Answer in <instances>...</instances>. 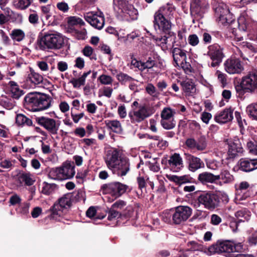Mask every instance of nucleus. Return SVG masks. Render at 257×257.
<instances>
[{"label":"nucleus","instance_id":"nucleus-1","mask_svg":"<svg viewBox=\"0 0 257 257\" xmlns=\"http://www.w3.org/2000/svg\"><path fill=\"white\" fill-rule=\"evenodd\" d=\"M195 196L191 204L196 209L202 205L207 210L213 211L220 207L221 204H226L229 201L227 195L222 191H197Z\"/></svg>","mask_w":257,"mask_h":257},{"label":"nucleus","instance_id":"nucleus-2","mask_svg":"<svg viewBox=\"0 0 257 257\" xmlns=\"http://www.w3.org/2000/svg\"><path fill=\"white\" fill-rule=\"evenodd\" d=\"M52 100V97L49 95L39 92H31L25 96L24 105L33 111H42L50 107Z\"/></svg>","mask_w":257,"mask_h":257},{"label":"nucleus","instance_id":"nucleus-3","mask_svg":"<svg viewBox=\"0 0 257 257\" xmlns=\"http://www.w3.org/2000/svg\"><path fill=\"white\" fill-rule=\"evenodd\" d=\"M172 15L170 8L162 7L155 13L153 23L155 30L158 29L175 39V34L171 31L172 24L170 19Z\"/></svg>","mask_w":257,"mask_h":257},{"label":"nucleus","instance_id":"nucleus-4","mask_svg":"<svg viewBox=\"0 0 257 257\" xmlns=\"http://www.w3.org/2000/svg\"><path fill=\"white\" fill-rule=\"evenodd\" d=\"M237 97L244 99L246 93L257 94V70L249 71L235 84Z\"/></svg>","mask_w":257,"mask_h":257},{"label":"nucleus","instance_id":"nucleus-5","mask_svg":"<svg viewBox=\"0 0 257 257\" xmlns=\"http://www.w3.org/2000/svg\"><path fill=\"white\" fill-rule=\"evenodd\" d=\"M37 40V44L41 50L60 49L64 44L63 36L54 31L45 32Z\"/></svg>","mask_w":257,"mask_h":257},{"label":"nucleus","instance_id":"nucleus-6","mask_svg":"<svg viewBox=\"0 0 257 257\" xmlns=\"http://www.w3.org/2000/svg\"><path fill=\"white\" fill-rule=\"evenodd\" d=\"M132 188L128 185L119 182H112L103 184L101 191L103 194H109L112 197V200H116L124 194L125 192H131Z\"/></svg>","mask_w":257,"mask_h":257},{"label":"nucleus","instance_id":"nucleus-7","mask_svg":"<svg viewBox=\"0 0 257 257\" xmlns=\"http://www.w3.org/2000/svg\"><path fill=\"white\" fill-rule=\"evenodd\" d=\"M240 245L235 244L230 240H218L215 244L209 247L208 250L212 253H230L238 251V248Z\"/></svg>","mask_w":257,"mask_h":257},{"label":"nucleus","instance_id":"nucleus-8","mask_svg":"<svg viewBox=\"0 0 257 257\" xmlns=\"http://www.w3.org/2000/svg\"><path fill=\"white\" fill-rule=\"evenodd\" d=\"M71 205V199H70V195H64L63 197L58 199V202L55 203L53 206L50 207V210L51 211L50 217L58 221H60L59 218L62 214V210L64 208L69 207Z\"/></svg>","mask_w":257,"mask_h":257},{"label":"nucleus","instance_id":"nucleus-9","mask_svg":"<svg viewBox=\"0 0 257 257\" xmlns=\"http://www.w3.org/2000/svg\"><path fill=\"white\" fill-rule=\"evenodd\" d=\"M35 121L38 125L43 127L50 134L55 135L60 127V121L47 116H35Z\"/></svg>","mask_w":257,"mask_h":257},{"label":"nucleus","instance_id":"nucleus-10","mask_svg":"<svg viewBox=\"0 0 257 257\" xmlns=\"http://www.w3.org/2000/svg\"><path fill=\"white\" fill-rule=\"evenodd\" d=\"M192 213V209L187 206H179L176 207L172 215L174 223L180 224L187 220Z\"/></svg>","mask_w":257,"mask_h":257},{"label":"nucleus","instance_id":"nucleus-11","mask_svg":"<svg viewBox=\"0 0 257 257\" xmlns=\"http://www.w3.org/2000/svg\"><path fill=\"white\" fill-rule=\"evenodd\" d=\"M107 167L118 177H124L130 170V160L126 157H123L119 159V163H115L112 167Z\"/></svg>","mask_w":257,"mask_h":257},{"label":"nucleus","instance_id":"nucleus-12","mask_svg":"<svg viewBox=\"0 0 257 257\" xmlns=\"http://www.w3.org/2000/svg\"><path fill=\"white\" fill-rule=\"evenodd\" d=\"M84 18L86 22L96 29L101 30L104 26V18L101 12L98 14L93 12H88L84 14Z\"/></svg>","mask_w":257,"mask_h":257},{"label":"nucleus","instance_id":"nucleus-13","mask_svg":"<svg viewBox=\"0 0 257 257\" xmlns=\"http://www.w3.org/2000/svg\"><path fill=\"white\" fill-rule=\"evenodd\" d=\"M208 49V54L212 61L211 64H219L221 63L224 57L223 49L216 44L210 45Z\"/></svg>","mask_w":257,"mask_h":257},{"label":"nucleus","instance_id":"nucleus-14","mask_svg":"<svg viewBox=\"0 0 257 257\" xmlns=\"http://www.w3.org/2000/svg\"><path fill=\"white\" fill-rule=\"evenodd\" d=\"M29 69L30 73L27 75L24 82L25 84H23V87L25 88H32L41 84L43 81V77L42 75L34 71L31 67H29Z\"/></svg>","mask_w":257,"mask_h":257},{"label":"nucleus","instance_id":"nucleus-15","mask_svg":"<svg viewBox=\"0 0 257 257\" xmlns=\"http://www.w3.org/2000/svg\"><path fill=\"white\" fill-rule=\"evenodd\" d=\"M184 158L188 164V169L191 172H194L204 167V162L198 157L192 156L189 153H185Z\"/></svg>","mask_w":257,"mask_h":257},{"label":"nucleus","instance_id":"nucleus-16","mask_svg":"<svg viewBox=\"0 0 257 257\" xmlns=\"http://www.w3.org/2000/svg\"><path fill=\"white\" fill-rule=\"evenodd\" d=\"M243 149L242 147L240 141L238 139L234 140L228 144V151H227V159H234L236 157L242 155Z\"/></svg>","mask_w":257,"mask_h":257},{"label":"nucleus","instance_id":"nucleus-17","mask_svg":"<svg viewBox=\"0 0 257 257\" xmlns=\"http://www.w3.org/2000/svg\"><path fill=\"white\" fill-rule=\"evenodd\" d=\"M149 115L148 109L145 106H141L139 110L129 112V117L133 123L140 122L149 117Z\"/></svg>","mask_w":257,"mask_h":257},{"label":"nucleus","instance_id":"nucleus-18","mask_svg":"<svg viewBox=\"0 0 257 257\" xmlns=\"http://www.w3.org/2000/svg\"><path fill=\"white\" fill-rule=\"evenodd\" d=\"M233 111L234 109L231 107L226 108L217 113L214 116V119L219 124L227 123L232 120Z\"/></svg>","mask_w":257,"mask_h":257},{"label":"nucleus","instance_id":"nucleus-19","mask_svg":"<svg viewBox=\"0 0 257 257\" xmlns=\"http://www.w3.org/2000/svg\"><path fill=\"white\" fill-rule=\"evenodd\" d=\"M121 157L120 150L112 148L106 152V156L104 158L105 163L106 166L113 167L115 163L119 162V159L123 158Z\"/></svg>","mask_w":257,"mask_h":257},{"label":"nucleus","instance_id":"nucleus-20","mask_svg":"<svg viewBox=\"0 0 257 257\" xmlns=\"http://www.w3.org/2000/svg\"><path fill=\"white\" fill-rule=\"evenodd\" d=\"M239 170L244 172H251L257 169V159L241 158L238 161Z\"/></svg>","mask_w":257,"mask_h":257},{"label":"nucleus","instance_id":"nucleus-21","mask_svg":"<svg viewBox=\"0 0 257 257\" xmlns=\"http://www.w3.org/2000/svg\"><path fill=\"white\" fill-rule=\"evenodd\" d=\"M133 214V210L130 207H126L125 210L122 212L119 210L109 209L107 219L110 221L118 218L127 219L131 217Z\"/></svg>","mask_w":257,"mask_h":257},{"label":"nucleus","instance_id":"nucleus-22","mask_svg":"<svg viewBox=\"0 0 257 257\" xmlns=\"http://www.w3.org/2000/svg\"><path fill=\"white\" fill-rule=\"evenodd\" d=\"M183 160L178 153H174L169 159V169L173 172H179L182 169Z\"/></svg>","mask_w":257,"mask_h":257},{"label":"nucleus","instance_id":"nucleus-23","mask_svg":"<svg viewBox=\"0 0 257 257\" xmlns=\"http://www.w3.org/2000/svg\"><path fill=\"white\" fill-rule=\"evenodd\" d=\"M168 179L175 183L176 185L179 186V187L185 184H197V181L190 175H183L182 176L171 175L168 177Z\"/></svg>","mask_w":257,"mask_h":257},{"label":"nucleus","instance_id":"nucleus-24","mask_svg":"<svg viewBox=\"0 0 257 257\" xmlns=\"http://www.w3.org/2000/svg\"><path fill=\"white\" fill-rule=\"evenodd\" d=\"M213 8L218 19L222 15H228L229 10L227 6L222 2H219L217 0H213L212 2Z\"/></svg>","mask_w":257,"mask_h":257},{"label":"nucleus","instance_id":"nucleus-25","mask_svg":"<svg viewBox=\"0 0 257 257\" xmlns=\"http://www.w3.org/2000/svg\"><path fill=\"white\" fill-rule=\"evenodd\" d=\"M58 169L64 180L70 179L75 175V166H72L70 163L64 164L61 167H58Z\"/></svg>","mask_w":257,"mask_h":257},{"label":"nucleus","instance_id":"nucleus-26","mask_svg":"<svg viewBox=\"0 0 257 257\" xmlns=\"http://www.w3.org/2000/svg\"><path fill=\"white\" fill-rule=\"evenodd\" d=\"M173 57L176 64H178L180 62V64H189L190 62L186 61V54L184 51L178 48H175L172 52Z\"/></svg>","mask_w":257,"mask_h":257},{"label":"nucleus","instance_id":"nucleus-27","mask_svg":"<svg viewBox=\"0 0 257 257\" xmlns=\"http://www.w3.org/2000/svg\"><path fill=\"white\" fill-rule=\"evenodd\" d=\"M183 91L187 95H192L196 93V85L192 79H187L180 82Z\"/></svg>","mask_w":257,"mask_h":257},{"label":"nucleus","instance_id":"nucleus-28","mask_svg":"<svg viewBox=\"0 0 257 257\" xmlns=\"http://www.w3.org/2000/svg\"><path fill=\"white\" fill-rule=\"evenodd\" d=\"M32 174L30 172H22L18 174V181L20 184L25 183L26 186H31L34 184L35 180L32 178Z\"/></svg>","mask_w":257,"mask_h":257},{"label":"nucleus","instance_id":"nucleus-29","mask_svg":"<svg viewBox=\"0 0 257 257\" xmlns=\"http://www.w3.org/2000/svg\"><path fill=\"white\" fill-rule=\"evenodd\" d=\"M104 123L106 126L113 132L117 134H121L122 128L119 121L117 120H105Z\"/></svg>","mask_w":257,"mask_h":257},{"label":"nucleus","instance_id":"nucleus-30","mask_svg":"<svg viewBox=\"0 0 257 257\" xmlns=\"http://www.w3.org/2000/svg\"><path fill=\"white\" fill-rule=\"evenodd\" d=\"M57 188H58V187L55 183H49L46 182H43L41 193L44 195H51L52 193L55 192Z\"/></svg>","mask_w":257,"mask_h":257},{"label":"nucleus","instance_id":"nucleus-31","mask_svg":"<svg viewBox=\"0 0 257 257\" xmlns=\"http://www.w3.org/2000/svg\"><path fill=\"white\" fill-rule=\"evenodd\" d=\"M10 88H11L12 97L13 98L18 99L21 96L24 95V91L19 88L17 83L11 81L9 82Z\"/></svg>","mask_w":257,"mask_h":257},{"label":"nucleus","instance_id":"nucleus-32","mask_svg":"<svg viewBox=\"0 0 257 257\" xmlns=\"http://www.w3.org/2000/svg\"><path fill=\"white\" fill-rule=\"evenodd\" d=\"M170 37H171L169 35L168 36L165 35L160 37L153 36L152 38L158 45L161 47L163 50L165 51L168 49L167 41Z\"/></svg>","mask_w":257,"mask_h":257},{"label":"nucleus","instance_id":"nucleus-33","mask_svg":"<svg viewBox=\"0 0 257 257\" xmlns=\"http://www.w3.org/2000/svg\"><path fill=\"white\" fill-rule=\"evenodd\" d=\"M197 180L202 185H206L208 183L213 184L211 173L203 172L198 175Z\"/></svg>","mask_w":257,"mask_h":257},{"label":"nucleus","instance_id":"nucleus-34","mask_svg":"<svg viewBox=\"0 0 257 257\" xmlns=\"http://www.w3.org/2000/svg\"><path fill=\"white\" fill-rule=\"evenodd\" d=\"M16 123L19 126H32V120L22 114H18L16 116Z\"/></svg>","mask_w":257,"mask_h":257},{"label":"nucleus","instance_id":"nucleus-35","mask_svg":"<svg viewBox=\"0 0 257 257\" xmlns=\"http://www.w3.org/2000/svg\"><path fill=\"white\" fill-rule=\"evenodd\" d=\"M59 56L56 54L48 56L45 57V60L39 61L37 64H52L57 63V64H66L65 62H58V59Z\"/></svg>","mask_w":257,"mask_h":257},{"label":"nucleus","instance_id":"nucleus-36","mask_svg":"<svg viewBox=\"0 0 257 257\" xmlns=\"http://www.w3.org/2000/svg\"><path fill=\"white\" fill-rule=\"evenodd\" d=\"M10 36L14 41L21 42L24 39L25 34L24 32L21 29H14Z\"/></svg>","mask_w":257,"mask_h":257},{"label":"nucleus","instance_id":"nucleus-37","mask_svg":"<svg viewBox=\"0 0 257 257\" xmlns=\"http://www.w3.org/2000/svg\"><path fill=\"white\" fill-rule=\"evenodd\" d=\"M90 74V71L87 72L83 73L81 77L78 78V79H73L71 81V83L73 84V87L78 88L81 85L85 84V80L87 76Z\"/></svg>","mask_w":257,"mask_h":257},{"label":"nucleus","instance_id":"nucleus-38","mask_svg":"<svg viewBox=\"0 0 257 257\" xmlns=\"http://www.w3.org/2000/svg\"><path fill=\"white\" fill-rule=\"evenodd\" d=\"M122 12L127 15L132 19H137L138 11L135 9L133 6L131 5H126L123 9Z\"/></svg>","mask_w":257,"mask_h":257},{"label":"nucleus","instance_id":"nucleus-39","mask_svg":"<svg viewBox=\"0 0 257 257\" xmlns=\"http://www.w3.org/2000/svg\"><path fill=\"white\" fill-rule=\"evenodd\" d=\"M225 71L227 73L233 74H240L243 70L244 68L242 65H225Z\"/></svg>","mask_w":257,"mask_h":257},{"label":"nucleus","instance_id":"nucleus-40","mask_svg":"<svg viewBox=\"0 0 257 257\" xmlns=\"http://www.w3.org/2000/svg\"><path fill=\"white\" fill-rule=\"evenodd\" d=\"M196 146H197V150L199 151H203L207 146V142L205 136L201 135L198 137L196 140Z\"/></svg>","mask_w":257,"mask_h":257},{"label":"nucleus","instance_id":"nucleus-41","mask_svg":"<svg viewBox=\"0 0 257 257\" xmlns=\"http://www.w3.org/2000/svg\"><path fill=\"white\" fill-rule=\"evenodd\" d=\"M48 178L52 180H64L60 170L57 168H50L48 174Z\"/></svg>","mask_w":257,"mask_h":257},{"label":"nucleus","instance_id":"nucleus-42","mask_svg":"<svg viewBox=\"0 0 257 257\" xmlns=\"http://www.w3.org/2000/svg\"><path fill=\"white\" fill-rule=\"evenodd\" d=\"M174 111L169 107H166L163 109L161 113V120H169L173 118Z\"/></svg>","mask_w":257,"mask_h":257},{"label":"nucleus","instance_id":"nucleus-43","mask_svg":"<svg viewBox=\"0 0 257 257\" xmlns=\"http://www.w3.org/2000/svg\"><path fill=\"white\" fill-rule=\"evenodd\" d=\"M161 125L166 130H172L176 126V121L174 119H161Z\"/></svg>","mask_w":257,"mask_h":257},{"label":"nucleus","instance_id":"nucleus-44","mask_svg":"<svg viewBox=\"0 0 257 257\" xmlns=\"http://www.w3.org/2000/svg\"><path fill=\"white\" fill-rule=\"evenodd\" d=\"M33 0H17L14 3V6L17 9L25 10L32 3Z\"/></svg>","mask_w":257,"mask_h":257},{"label":"nucleus","instance_id":"nucleus-45","mask_svg":"<svg viewBox=\"0 0 257 257\" xmlns=\"http://www.w3.org/2000/svg\"><path fill=\"white\" fill-rule=\"evenodd\" d=\"M126 202L122 200L119 199L116 200L115 202L111 205V206L110 209V210H119L123 209L125 207H126Z\"/></svg>","mask_w":257,"mask_h":257},{"label":"nucleus","instance_id":"nucleus-46","mask_svg":"<svg viewBox=\"0 0 257 257\" xmlns=\"http://www.w3.org/2000/svg\"><path fill=\"white\" fill-rule=\"evenodd\" d=\"M221 180L223 181L224 183H228L232 181L233 176L230 174L229 171L223 170L220 172Z\"/></svg>","mask_w":257,"mask_h":257},{"label":"nucleus","instance_id":"nucleus-47","mask_svg":"<svg viewBox=\"0 0 257 257\" xmlns=\"http://www.w3.org/2000/svg\"><path fill=\"white\" fill-rule=\"evenodd\" d=\"M200 0H191L190 10L192 12L198 13L201 9Z\"/></svg>","mask_w":257,"mask_h":257},{"label":"nucleus","instance_id":"nucleus-48","mask_svg":"<svg viewBox=\"0 0 257 257\" xmlns=\"http://www.w3.org/2000/svg\"><path fill=\"white\" fill-rule=\"evenodd\" d=\"M246 112L250 117L257 120V104L254 105H249L246 108Z\"/></svg>","mask_w":257,"mask_h":257},{"label":"nucleus","instance_id":"nucleus-49","mask_svg":"<svg viewBox=\"0 0 257 257\" xmlns=\"http://www.w3.org/2000/svg\"><path fill=\"white\" fill-rule=\"evenodd\" d=\"M42 11L41 17L44 18L46 20H48L51 17L50 13V5H46L41 7Z\"/></svg>","mask_w":257,"mask_h":257},{"label":"nucleus","instance_id":"nucleus-50","mask_svg":"<svg viewBox=\"0 0 257 257\" xmlns=\"http://www.w3.org/2000/svg\"><path fill=\"white\" fill-rule=\"evenodd\" d=\"M133 55L132 56L131 59H132V62L131 64L132 65H135V64H146V63H153V64H157V62L154 60H153L152 58H149V59L147 61V62L142 61L140 59H137L135 58H133Z\"/></svg>","mask_w":257,"mask_h":257},{"label":"nucleus","instance_id":"nucleus-51","mask_svg":"<svg viewBox=\"0 0 257 257\" xmlns=\"http://www.w3.org/2000/svg\"><path fill=\"white\" fill-rule=\"evenodd\" d=\"M146 90L148 94L153 97H158V95L159 94V92H156V89L155 86L151 83L148 84L147 86L146 87Z\"/></svg>","mask_w":257,"mask_h":257},{"label":"nucleus","instance_id":"nucleus-52","mask_svg":"<svg viewBox=\"0 0 257 257\" xmlns=\"http://www.w3.org/2000/svg\"><path fill=\"white\" fill-rule=\"evenodd\" d=\"M88 170H85L83 172H78L76 176V181H77V183L79 184H83L84 179L86 178L88 175Z\"/></svg>","mask_w":257,"mask_h":257},{"label":"nucleus","instance_id":"nucleus-53","mask_svg":"<svg viewBox=\"0 0 257 257\" xmlns=\"http://www.w3.org/2000/svg\"><path fill=\"white\" fill-rule=\"evenodd\" d=\"M230 17L231 15L229 12L228 15H222L221 17H220V18H219L218 20L219 22H220L221 24L223 25H227L231 23L232 21L231 20Z\"/></svg>","mask_w":257,"mask_h":257},{"label":"nucleus","instance_id":"nucleus-54","mask_svg":"<svg viewBox=\"0 0 257 257\" xmlns=\"http://www.w3.org/2000/svg\"><path fill=\"white\" fill-rule=\"evenodd\" d=\"M116 77L120 82L131 81L134 80L132 77L121 72H119V74H116Z\"/></svg>","mask_w":257,"mask_h":257},{"label":"nucleus","instance_id":"nucleus-55","mask_svg":"<svg viewBox=\"0 0 257 257\" xmlns=\"http://www.w3.org/2000/svg\"><path fill=\"white\" fill-rule=\"evenodd\" d=\"M98 80L101 84L105 85L110 84L112 83L111 77L105 74H101L98 77Z\"/></svg>","mask_w":257,"mask_h":257},{"label":"nucleus","instance_id":"nucleus-56","mask_svg":"<svg viewBox=\"0 0 257 257\" xmlns=\"http://www.w3.org/2000/svg\"><path fill=\"white\" fill-rule=\"evenodd\" d=\"M68 22L69 24L71 25H75L77 24L83 25L84 24V22L81 18H77L76 17H70L69 18Z\"/></svg>","mask_w":257,"mask_h":257},{"label":"nucleus","instance_id":"nucleus-57","mask_svg":"<svg viewBox=\"0 0 257 257\" xmlns=\"http://www.w3.org/2000/svg\"><path fill=\"white\" fill-rule=\"evenodd\" d=\"M187 246L189 247V250L190 251L199 250L201 248V245L195 241L188 242Z\"/></svg>","mask_w":257,"mask_h":257},{"label":"nucleus","instance_id":"nucleus-58","mask_svg":"<svg viewBox=\"0 0 257 257\" xmlns=\"http://www.w3.org/2000/svg\"><path fill=\"white\" fill-rule=\"evenodd\" d=\"M188 42L192 46L197 45L199 42L198 37L196 34H192L189 36L188 38Z\"/></svg>","mask_w":257,"mask_h":257},{"label":"nucleus","instance_id":"nucleus-59","mask_svg":"<svg viewBox=\"0 0 257 257\" xmlns=\"http://www.w3.org/2000/svg\"><path fill=\"white\" fill-rule=\"evenodd\" d=\"M247 148L249 150V152L253 154L257 155V145L252 141H249L247 143Z\"/></svg>","mask_w":257,"mask_h":257},{"label":"nucleus","instance_id":"nucleus-60","mask_svg":"<svg viewBox=\"0 0 257 257\" xmlns=\"http://www.w3.org/2000/svg\"><path fill=\"white\" fill-rule=\"evenodd\" d=\"M185 145L190 149L196 150V140L193 138H188L186 140Z\"/></svg>","mask_w":257,"mask_h":257},{"label":"nucleus","instance_id":"nucleus-61","mask_svg":"<svg viewBox=\"0 0 257 257\" xmlns=\"http://www.w3.org/2000/svg\"><path fill=\"white\" fill-rule=\"evenodd\" d=\"M98 213L96 212V210H95L94 206H91L88 208L87 211H86V217L89 218L95 217V216Z\"/></svg>","mask_w":257,"mask_h":257},{"label":"nucleus","instance_id":"nucleus-62","mask_svg":"<svg viewBox=\"0 0 257 257\" xmlns=\"http://www.w3.org/2000/svg\"><path fill=\"white\" fill-rule=\"evenodd\" d=\"M1 106L4 107V108L10 110L14 107V103L12 102V101L9 98L5 97V101L3 102V104L1 105Z\"/></svg>","mask_w":257,"mask_h":257},{"label":"nucleus","instance_id":"nucleus-63","mask_svg":"<svg viewBox=\"0 0 257 257\" xmlns=\"http://www.w3.org/2000/svg\"><path fill=\"white\" fill-rule=\"evenodd\" d=\"M137 183L138 185V188L140 190H142L146 187V182L144 177L143 176H139L137 177Z\"/></svg>","mask_w":257,"mask_h":257},{"label":"nucleus","instance_id":"nucleus-64","mask_svg":"<svg viewBox=\"0 0 257 257\" xmlns=\"http://www.w3.org/2000/svg\"><path fill=\"white\" fill-rule=\"evenodd\" d=\"M235 216L236 218H240L247 219V216H248V215L247 214V211L245 210H240L235 212Z\"/></svg>","mask_w":257,"mask_h":257}]
</instances>
